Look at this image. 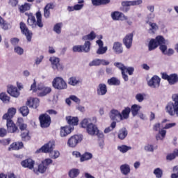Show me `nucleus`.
<instances>
[{
  "label": "nucleus",
  "mask_w": 178,
  "mask_h": 178,
  "mask_svg": "<svg viewBox=\"0 0 178 178\" xmlns=\"http://www.w3.org/2000/svg\"><path fill=\"white\" fill-rule=\"evenodd\" d=\"M157 45L159 47L160 51H161L163 55H166L167 56H172L175 54V50L172 48L168 49V46L169 45V40H165V38L162 35H158L154 39Z\"/></svg>",
  "instance_id": "f257e3e1"
},
{
  "label": "nucleus",
  "mask_w": 178,
  "mask_h": 178,
  "mask_svg": "<svg viewBox=\"0 0 178 178\" xmlns=\"http://www.w3.org/2000/svg\"><path fill=\"white\" fill-rule=\"evenodd\" d=\"M172 102H170L165 106V112L170 116H178V94L172 96Z\"/></svg>",
  "instance_id": "f03ea898"
},
{
  "label": "nucleus",
  "mask_w": 178,
  "mask_h": 178,
  "mask_svg": "<svg viewBox=\"0 0 178 178\" xmlns=\"http://www.w3.org/2000/svg\"><path fill=\"white\" fill-rule=\"evenodd\" d=\"M36 19L33 14H29L28 15L27 23L28 24L32 27V29H35L37 26L42 29L44 27V24H42V15H41V12L36 13Z\"/></svg>",
  "instance_id": "7ed1b4c3"
},
{
  "label": "nucleus",
  "mask_w": 178,
  "mask_h": 178,
  "mask_svg": "<svg viewBox=\"0 0 178 178\" xmlns=\"http://www.w3.org/2000/svg\"><path fill=\"white\" fill-rule=\"evenodd\" d=\"M52 86L56 90H66L67 88V83L65 81L63 78L58 76L52 81Z\"/></svg>",
  "instance_id": "20e7f679"
},
{
  "label": "nucleus",
  "mask_w": 178,
  "mask_h": 178,
  "mask_svg": "<svg viewBox=\"0 0 178 178\" xmlns=\"http://www.w3.org/2000/svg\"><path fill=\"white\" fill-rule=\"evenodd\" d=\"M54 148H55V141H49L42 146L41 148L36 150V154H40L41 152L43 154H50V152L54 151Z\"/></svg>",
  "instance_id": "39448f33"
},
{
  "label": "nucleus",
  "mask_w": 178,
  "mask_h": 178,
  "mask_svg": "<svg viewBox=\"0 0 178 178\" xmlns=\"http://www.w3.org/2000/svg\"><path fill=\"white\" fill-rule=\"evenodd\" d=\"M86 131L90 136H97L99 138H104V133L99 131L97 125L93 123L88 127Z\"/></svg>",
  "instance_id": "423d86ee"
},
{
  "label": "nucleus",
  "mask_w": 178,
  "mask_h": 178,
  "mask_svg": "<svg viewBox=\"0 0 178 178\" xmlns=\"http://www.w3.org/2000/svg\"><path fill=\"white\" fill-rule=\"evenodd\" d=\"M51 63V65L53 70H58L59 72H62L63 70L64 67L63 65L60 64V59L56 56H51L49 59Z\"/></svg>",
  "instance_id": "0eeeda50"
},
{
  "label": "nucleus",
  "mask_w": 178,
  "mask_h": 178,
  "mask_svg": "<svg viewBox=\"0 0 178 178\" xmlns=\"http://www.w3.org/2000/svg\"><path fill=\"white\" fill-rule=\"evenodd\" d=\"M81 141H83V135H74L68 139L67 144L70 148H74Z\"/></svg>",
  "instance_id": "6e6552de"
},
{
  "label": "nucleus",
  "mask_w": 178,
  "mask_h": 178,
  "mask_svg": "<svg viewBox=\"0 0 178 178\" xmlns=\"http://www.w3.org/2000/svg\"><path fill=\"white\" fill-rule=\"evenodd\" d=\"M162 79H163V80H167L170 86H174V84L178 83L177 74H171L170 75H168V74L166 73H163Z\"/></svg>",
  "instance_id": "1a4fd4ad"
},
{
  "label": "nucleus",
  "mask_w": 178,
  "mask_h": 178,
  "mask_svg": "<svg viewBox=\"0 0 178 178\" xmlns=\"http://www.w3.org/2000/svg\"><path fill=\"white\" fill-rule=\"evenodd\" d=\"M40 126L42 128L49 127L51 125V117L48 114H42L39 117Z\"/></svg>",
  "instance_id": "9d476101"
},
{
  "label": "nucleus",
  "mask_w": 178,
  "mask_h": 178,
  "mask_svg": "<svg viewBox=\"0 0 178 178\" xmlns=\"http://www.w3.org/2000/svg\"><path fill=\"white\" fill-rule=\"evenodd\" d=\"M19 26L22 34H24V35L26 37L27 41L30 42V41H31V38H33V32L29 30L27 26H26V24L23 22H21Z\"/></svg>",
  "instance_id": "9b49d317"
},
{
  "label": "nucleus",
  "mask_w": 178,
  "mask_h": 178,
  "mask_svg": "<svg viewBox=\"0 0 178 178\" xmlns=\"http://www.w3.org/2000/svg\"><path fill=\"white\" fill-rule=\"evenodd\" d=\"M149 87L152 88H159V86H161V78L159 76L154 75L149 81H148Z\"/></svg>",
  "instance_id": "f8f14e48"
},
{
  "label": "nucleus",
  "mask_w": 178,
  "mask_h": 178,
  "mask_svg": "<svg viewBox=\"0 0 178 178\" xmlns=\"http://www.w3.org/2000/svg\"><path fill=\"white\" fill-rule=\"evenodd\" d=\"M133 33H129L122 40V42L127 49H130L133 45Z\"/></svg>",
  "instance_id": "ddd939ff"
},
{
  "label": "nucleus",
  "mask_w": 178,
  "mask_h": 178,
  "mask_svg": "<svg viewBox=\"0 0 178 178\" xmlns=\"http://www.w3.org/2000/svg\"><path fill=\"white\" fill-rule=\"evenodd\" d=\"M38 97H45V95H48L52 91L50 87H45L42 84H38Z\"/></svg>",
  "instance_id": "4468645a"
},
{
  "label": "nucleus",
  "mask_w": 178,
  "mask_h": 178,
  "mask_svg": "<svg viewBox=\"0 0 178 178\" xmlns=\"http://www.w3.org/2000/svg\"><path fill=\"white\" fill-rule=\"evenodd\" d=\"M7 92L14 98H17L19 95H20V92L17 90V88L16 86H13V85H9L8 86Z\"/></svg>",
  "instance_id": "2eb2a0df"
},
{
  "label": "nucleus",
  "mask_w": 178,
  "mask_h": 178,
  "mask_svg": "<svg viewBox=\"0 0 178 178\" xmlns=\"http://www.w3.org/2000/svg\"><path fill=\"white\" fill-rule=\"evenodd\" d=\"M35 164V161L31 159H27L21 162V165L23 168H27L30 170H33L34 169V165Z\"/></svg>",
  "instance_id": "dca6fc26"
},
{
  "label": "nucleus",
  "mask_w": 178,
  "mask_h": 178,
  "mask_svg": "<svg viewBox=\"0 0 178 178\" xmlns=\"http://www.w3.org/2000/svg\"><path fill=\"white\" fill-rule=\"evenodd\" d=\"M96 44L99 45V48L96 51V54H97V55H104V54H106V51H108V47H104V42H102V40H97Z\"/></svg>",
  "instance_id": "f3484780"
},
{
  "label": "nucleus",
  "mask_w": 178,
  "mask_h": 178,
  "mask_svg": "<svg viewBox=\"0 0 178 178\" xmlns=\"http://www.w3.org/2000/svg\"><path fill=\"white\" fill-rule=\"evenodd\" d=\"M111 17L113 20H127V17L124 15L122 13H120L119 11H114L112 12L111 14Z\"/></svg>",
  "instance_id": "a211bd4d"
},
{
  "label": "nucleus",
  "mask_w": 178,
  "mask_h": 178,
  "mask_svg": "<svg viewBox=\"0 0 178 178\" xmlns=\"http://www.w3.org/2000/svg\"><path fill=\"white\" fill-rule=\"evenodd\" d=\"M72 131H73V128L71 126L61 127L60 129V136L62 138L67 137Z\"/></svg>",
  "instance_id": "6ab92c4d"
},
{
  "label": "nucleus",
  "mask_w": 178,
  "mask_h": 178,
  "mask_svg": "<svg viewBox=\"0 0 178 178\" xmlns=\"http://www.w3.org/2000/svg\"><path fill=\"white\" fill-rule=\"evenodd\" d=\"M106 92H108V87L105 83H99L97 88V94L99 96L106 95Z\"/></svg>",
  "instance_id": "aec40b11"
},
{
  "label": "nucleus",
  "mask_w": 178,
  "mask_h": 178,
  "mask_svg": "<svg viewBox=\"0 0 178 178\" xmlns=\"http://www.w3.org/2000/svg\"><path fill=\"white\" fill-rule=\"evenodd\" d=\"M113 51L117 55H120V54H123V44L120 42H115L113 44Z\"/></svg>",
  "instance_id": "412c9836"
},
{
  "label": "nucleus",
  "mask_w": 178,
  "mask_h": 178,
  "mask_svg": "<svg viewBox=\"0 0 178 178\" xmlns=\"http://www.w3.org/2000/svg\"><path fill=\"white\" fill-rule=\"evenodd\" d=\"M109 117L111 120H115V122H121L120 112L116 109H112L110 111Z\"/></svg>",
  "instance_id": "4be33fe9"
},
{
  "label": "nucleus",
  "mask_w": 178,
  "mask_h": 178,
  "mask_svg": "<svg viewBox=\"0 0 178 178\" xmlns=\"http://www.w3.org/2000/svg\"><path fill=\"white\" fill-rule=\"evenodd\" d=\"M82 83L83 79L77 76H71L68 79V84L72 86V87H76V86H79V84H81Z\"/></svg>",
  "instance_id": "5701e85b"
},
{
  "label": "nucleus",
  "mask_w": 178,
  "mask_h": 178,
  "mask_svg": "<svg viewBox=\"0 0 178 178\" xmlns=\"http://www.w3.org/2000/svg\"><path fill=\"white\" fill-rule=\"evenodd\" d=\"M16 115V108H10L8 110L7 113L3 115V120H12L13 116Z\"/></svg>",
  "instance_id": "b1692460"
},
{
  "label": "nucleus",
  "mask_w": 178,
  "mask_h": 178,
  "mask_svg": "<svg viewBox=\"0 0 178 178\" xmlns=\"http://www.w3.org/2000/svg\"><path fill=\"white\" fill-rule=\"evenodd\" d=\"M6 126L8 133H16L17 131V127L13 123L12 120H6Z\"/></svg>",
  "instance_id": "393cba45"
},
{
  "label": "nucleus",
  "mask_w": 178,
  "mask_h": 178,
  "mask_svg": "<svg viewBox=\"0 0 178 178\" xmlns=\"http://www.w3.org/2000/svg\"><path fill=\"white\" fill-rule=\"evenodd\" d=\"M26 105L29 106V108H33L34 109H37V108H38V105H40V99H38V98L28 99Z\"/></svg>",
  "instance_id": "a878e982"
},
{
  "label": "nucleus",
  "mask_w": 178,
  "mask_h": 178,
  "mask_svg": "<svg viewBox=\"0 0 178 178\" xmlns=\"http://www.w3.org/2000/svg\"><path fill=\"white\" fill-rule=\"evenodd\" d=\"M143 3V0H134L131 1H122V5L124 8H127L129 6H138Z\"/></svg>",
  "instance_id": "bb28decb"
},
{
  "label": "nucleus",
  "mask_w": 178,
  "mask_h": 178,
  "mask_svg": "<svg viewBox=\"0 0 178 178\" xmlns=\"http://www.w3.org/2000/svg\"><path fill=\"white\" fill-rule=\"evenodd\" d=\"M131 112V110L129 107L125 108L124 110H122V113H120V120H127V119L129 118L130 116V113Z\"/></svg>",
  "instance_id": "cd10ccee"
},
{
  "label": "nucleus",
  "mask_w": 178,
  "mask_h": 178,
  "mask_svg": "<svg viewBox=\"0 0 178 178\" xmlns=\"http://www.w3.org/2000/svg\"><path fill=\"white\" fill-rule=\"evenodd\" d=\"M147 24L149 26V34H155L156 31L159 29V26H158V24L156 23H154L149 21L147 22Z\"/></svg>",
  "instance_id": "c85d7f7f"
},
{
  "label": "nucleus",
  "mask_w": 178,
  "mask_h": 178,
  "mask_svg": "<svg viewBox=\"0 0 178 178\" xmlns=\"http://www.w3.org/2000/svg\"><path fill=\"white\" fill-rule=\"evenodd\" d=\"M17 125L21 130V132L29 131L27 129V124H24V120L22 118H18Z\"/></svg>",
  "instance_id": "c756f323"
},
{
  "label": "nucleus",
  "mask_w": 178,
  "mask_h": 178,
  "mask_svg": "<svg viewBox=\"0 0 178 178\" xmlns=\"http://www.w3.org/2000/svg\"><path fill=\"white\" fill-rule=\"evenodd\" d=\"M66 120L70 126H77L79 124V118L77 117L67 116Z\"/></svg>",
  "instance_id": "7c9ffc66"
},
{
  "label": "nucleus",
  "mask_w": 178,
  "mask_h": 178,
  "mask_svg": "<svg viewBox=\"0 0 178 178\" xmlns=\"http://www.w3.org/2000/svg\"><path fill=\"white\" fill-rule=\"evenodd\" d=\"M120 170L122 175L127 176L130 173V165L129 164H122L120 167Z\"/></svg>",
  "instance_id": "2f4dec72"
},
{
  "label": "nucleus",
  "mask_w": 178,
  "mask_h": 178,
  "mask_svg": "<svg viewBox=\"0 0 178 178\" xmlns=\"http://www.w3.org/2000/svg\"><path fill=\"white\" fill-rule=\"evenodd\" d=\"M22 148H23V143H15L10 145V147L8 148V151H12V149L14 151H17L19 149H22Z\"/></svg>",
  "instance_id": "473e14b6"
},
{
  "label": "nucleus",
  "mask_w": 178,
  "mask_h": 178,
  "mask_svg": "<svg viewBox=\"0 0 178 178\" xmlns=\"http://www.w3.org/2000/svg\"><path fill=\"white\" fill-rule=\"evenodd\" d=\"M91 124H92V122H91V118H85L81 122V126L83 129H88Z\"/></svg>",
  "instance_id": "72a5a7b5"
},
{
  "label": "nucleus",
  "mask_w": 178,
  "mask_h": 178,
  "mask_svg": "<svg viewBox=\"0 0 178 178\" xmlns=\"http://www.w3.org/2000/svg\"><path fill=\"white\" fill-rule=\"evenodd\" d=\"M54 5L49 3L47 4L44 9V16L46 17V19H48L49 17V15H51V12L49 11L50 9H53Z\"/></svg>",
  "instance_id": "f704fd0d"
},
{
  "label": "nucleus",
  "mask_w": 178,
  "mask_h": 178,
  "mask_svg": "<svg viewBox=\"0 0 178 178\" xmlns=\"http://www.w3.org/2000/svg\"><path fill=\"white\" fill-rule=\"evenodd\" d=\"M109 2H111V0H92V4L93 6L106 5V3H109Z\"/></svg>",
  "instance_id": "c9c22d12"
},
{
  "label": "nucleus",
  "mask_w": 178,
  "mask_h": 178,
  "mask_svg": "<svg viewBox=\"0 0 178 178\" xmlns=\"http://www.w3.org/2000/svg\"><path fill=\"white\" fill-rule=\"evenodd\" d=\"M107 83L108 86H120V80L116 77H112L108 79Z\"/></svg>",
  "instance_id": "e433bc0d"
},
{
  "label": "nucleus",
  "mask_w": 178,
  "mask_h": 178,
  "mask_svg": "<svg viewBox=\"0 0 178 178\" xmlns=\"http://www.w3.org/2000/svg\"><path fill=\"white\" fill-rule=\"evenodd\" d=\"M130 109L133 116H137V115H138L140 109H141V106L138 104H134L131 106V108Z\"/></svg>",
  "instance_id": "4c0bfd02"
},
{
  "label": "nucleus",
  "mask_w": 178,
  "mask_h": 178,
  "mask_svg": "<svg viewBox=\"0 0 178 178\" xmlns=\"http://www.w3.org/2000/svg\"><path fill=\"white\" fill-rule=\"evenodd\" d=\"M127 129L126 128H122L118 132V137L120 140H124L125 137H127Z\"/></svg>",
  "instance_id": "58836bf2"
},
{
  "label": "nucleus",
  "mask_w": 178,
  "mask_h": 178,
  "mask_svg": "<svg viewBox=\"0 0 178 178\" xmlns=\"http://www.w3.org/2000/svg\"><path fill=\"white\" fill-rule=\"evenodd\" d=\"M92 159V154L90 152H85L80 158L81 162H86V161H90Z\"/></svg>",
  "instance_id": "ea45409f"
},
{
  "label": "nucleus",
  "mask_w": 178,
  "mask_h": 178,
  "mask_svg": "<svg viewBox=\"0 0 178 178\" xmlns=\"http://www.w3.org/2000/svg\"><path fill=\"white\" fill-rule=\"evenodd\" d=\"M29 131H24L21 132V138L22 141H30L31 136H30Z\"/></svg>",
  "instance_id": "a19ab883"
},
{
  "label": "nucleus",
  "mask_w": 178,
  "mask_h": 178,
  "mask_svg": "<svg viewBox=\"0 0 178 178\" xmlns=\"http://www.w3.org/2000/svg\"><path fill=\"white\" fill-rule=\"evenodd\" d=\"M117 149H118L120 152H122V154H126L127 151H130V149H131V147L127 146L126 145H122L118 146Z\"/></svg>",
  "instance_id": "79ce46f5"
},
{
  "label": "nucleus",
  "mask_w": 178,
  "mask_h": 178,
  "mask_svg": "<svg viewBox=\"0 0 178 178\" xmlns=\"http://www.w3.org/2000/svg\"><path fill=\"white\" fill-rule=\"evenodd\" d=\"M31 8V4L25 3L24 5H22L19 7V10L21 13H24V12H26V10H30Z\"/></svg>",
  "instance_id": "37998d69"
},
{
  "label": "nucleus",
  "mask_w": 178,
  "mask_h": 178,
  "mask_svg": "<svg viewBox=\"0 0 178 178\" xmlns=\"http://www.w3.org/2000/svg\"><path fill=\"white\" fill-rule=\"evenodd\" d=\"M62 27H63L62 22L57 23L54 25L53 30L56 34H60L62 33Z\"/></svg>",
  "instance_id": "c03bdc74"
},
{
  "label": "nucleus",
  "mask_w": 178,
  "mask_h": 178,
  "mask_svg": "<svg viewBox=\"0 0 178 178\" xmlns=\"http://www.w3.org/2000/svg\"><path fill=\"white\" fill-rule=\"evenodd\" d=\"M158 43H156L155 39H152L148 44L149 51H154L158 48Z\"/></svg>",
  "instance_id": "a18cd8bd"
},
{
  "label": "nucleus",
  "mask_w": 178,
  "mask_h": 178,
  "mask_svg": "<svg viewBox=\"0 0 178 178\" xmlns=\"http://www.w3.org/2000/svg\"><path fill=\"white\" fill-rule=\"evenodd\" d=\"M95 33L94 31H92L88 35L83 36L82 39L83 41H92V40L95 39Z\"/></svg>",
  "instance_id": "49530a36"
},
{
  "label": "nucleus",
  "mask_w": 178,
  "mask_h": 178,
  "mask_svg": "<svg viewBox=\"0 0 178 178\" xmlns=\"http://www.w3.org/2000/svg\"><path fill=\"white\" fill-rule=\"evenodd\" d=\"M165 137H166V130L162 129L159 131V134L156 135V139L157 140H162L165 138Z\"/></svg>",
  "instance_id": "de8ad7c7"
},
{
  "label": "nucleus",
  "mask_w": 178,
  "mask_h": 178,
  "mask_svg": "<svg viewBox=\"0 0 178 178\" xmlns=\"http://www.w3.org/2000/svg\"><path fill=\"white\" fill-rule=\"evenodd\" d=\"M83 52L87 54V52H90V49H91V42L90 41H86L83 45H81Z\"/></svg>",
  "instance_id": "09e8293b"
},
{
  "label": "nucleus",
  "mask_w": 178,
  "mask_h": 178,
  "mask_svg": "<svg viewBox=\"0 0 178 178\" xmlns=\"http://www.w3.org/2000/svg\"><path fill=\"white\" fill-rule=\"evenodd\" d=\"M30 91L35 92L37 95H38L40 89L38 88V85L37 86V81H35V79L33 80V83L31 85Z\"/></svg>",
  "instance_id": "8fccbe9b"
},
{
  "label": "nucleus",
  "mask_w": 178,
  "mask_h": 178,
  "mask_svg": "<svg viewBox=\"0 0 178 178\" xmlns=\"http://www.w3.org/2000/svg\"><path fill=\"white\" fill-rule=\"evenodd\" d=\"M0 99L3 102L4 104H8L10 101V97L8 96V95L5 92H1L0 94Z\"/></svg>",
  "instance_id": "3c124183"
},
{
  "label": "nucleus",
  "mask_w": 178,
  "mask_h": 178,
  "mask_svg": "<svg viewBox=\"0 0 178 178\" xmlns=\"http://www.w3.org/2000/svg\"><path fill=\"white\" fill-rule=\"evenodd\" d=\"M78 175H80V170L77 168L70 170L69 172V176L71 178L77 177Z\"/></svg>",
  "instance_id": "603ef678"
},
{
  "label": "nucleus",
  "mask_w": 178,
  "mask_h": 178,
  "mask_svg": "<svg viewBox=\"0 0 178 178\" xmlns=\"http://www.w3.org/2000/svg\"><path fill=\"white\" fill-rule=\"evenodd\" d=\"M153 173L156 178H161L163 176V170L159 168L154 169Z\"/></svg>",
  "instance_id": "864d4df0"
},
{
  "label": "nucleus",
  "mask_w": 178,
  "mask_h": 178,
  "mask_svg": "<svg viewBox=\"0 0 178 178\" xmlns=\"http://www.w3.org/2000/svg\"><path fill=\"white\" fill-rule=\"evenodd\" d=\"M19 112L22 113V116H27L30 113V110H29V107L24 106L19 108Z\"/></svg>",
  "instance_id": "5fc2aeb1"
},
{
  "label": "nucleus",
  "mask_w": 178,
  "mask_h": 178,
  "mask_svg": "<svg viewBox=\"0 0 178 178\" xmlns=\"http://www.w3.org/2000/svg\"><path fill=\"white\" fill-rule=\"evenodd\" d=\"M47 167L44 165V163L42 162L40 164L38 165V172L42 174L45 173V172H47Z\"/></svg>",
  "instance_id": "6e6d98bb"
},
{
  "label": "nucleus",
  "mask_w": 178,
  "mask_h": 178,
  "mask_svg": "<svg viewBox=\"0 0 178 178\" xmlns=\"http://www.w3.org/2000/svg\"><path fill=\"white\" fill-rule=\"evenodd\" d=\"M115 127H116V122H113L110 127L104 129V133L106 134H108V133H111V131H112V130H113V129H115Z\"/></svg>",
  "instance_id": "4d7b16f0"
},
{
  "label": "nucleus",
  "mask_w": 178,
  "mask_h": 178,
  "mask_svg": "<svg viewBox=\"0 0 178 178\" xmlns=\"http://www.w3.org/2000/svg\"><path fill=\"white\" fill-rule=\"evenodd\" d=\"M100 65H101V59L99 58L94 59L93 60L89 63V66L90 67L100 66Z\"/></svg>",
  "instance_id": "13d9d810"
},
{
  "label": "nucleus",
  "mask_w": 178,
  "mask_h": 178,
  "mask_svg": "<svg viewBox=\"0 0 178 178\" xmlns=\"http://www.w3.org/2000/svg\"><path fill=\"white\" fill-rule=\"evenodd\" d=\"M114 66L121 70V73L124 72V70L126 69V66H124L123 63L119 62L114 63Z\"/></svg>",
  "instance_id": "bf43d9fd"
},
{
  "label": "nucleus",
  "mask_w": 178,
  "mask_h": 178,
  "mask_svg": "<svg viewBox=\"0 0 178 178\" xmlns=\"http://www.w3.org/2000/svg\"><path fill=\"white\" fill-rule=\"evenodd\" d=\"M59 155H60V153H59V151H51L49 154L50 158H52L53 159H56L57 158H59Z\"/></svg>",
  "instance_id": "052dcab7"
},
{
  "label": "nucleus",
  "mask_w": 178,
  "mask_h": 178,
  "mask_svg": "<svg viewBox=\"0 0 178 178\" xmlns=\"http://www.w3.org/2000/svg\"><path fill=\"white\" fill-rule=\"evenodd\" d=\"M0 26L2 29H3V30H8V29L9 28L8 26V24H6V22H5V19H3V18H2L1 17H0Z\"/></svg>",
  "instance_id": "680f3d73"
},
{
  "label": "nucleus",
  "mask_w": 178,
  "mask_h": 178,
  "mask_svg": "<svg viewBox=\"0 0 178 178\" xmlns=\"http://www.w3.org/2000/svg\"><path fill=\"white\" fill-rule=\"evenodd\" d=\"M14 51L15 54H17V55H23V54H24V49L19 46L15 47L14 48Z\"/></svg>",
  "instance_id": "e2e57ef3"
},
{
  "label": "nucleus",
  "mask_w": 178,
  "mask_h": 178,
  "mask_svg": "<svg viewBox=\"0 0 178 178\" xmlns=\"http://www.w3.org/2000/svg\"><path fill=\"white\" fill-rule=\"evenodd\" d=\"M144 97H145V94L138 93L136 95V99L138 102H143L144 101Z\"/></svg>",
  "instance_id": "0e129e2a"
},
{
  "label": "nucleus",
  "mask_w": 178,
  "mask_h": 178,
  "mask_svg": "<svg viewBox=\"0 0 178 178\" xmlns=\"http://www.w3.org/2000/svg\"><path fill=\"white\" fill-rule=\"evenodd\" d=\"M125 73H128L129 76H131L134 73V67H125L124 70Z\"/></svg>",
  "instance_id": "69168bd1"
},
{
  "label": "nucleus",
  "mask_w": 178,
  "mask_h": 178,
  "mask_svg": "<svg viewBox=\"0 0 178 178\" xmlns=\"http://www.w3.org/2000/svg\"><path fill=\"white\" fill-rule=\"evenodd\" d=\"M83 47L81 45H75L72 47L73 52H83Z\"/></svg>",
  "instance_id": "338daca9"
},
{
  "label": "nucleus",
  "mask_w": 178,
  "mask_h": 178,
  "mask_svg": "<svg viewBox=\"0 0 178 178\" xmlns=\"http://www.w3.org/2000/svg\"><path fill=\"white\" fill-rule=\"evenodd\" d=\"M173 172L175 173L171 175V178H178V166H175L173 168ZM177 172V173H176Z\"/></svg>",
  "instance_id": "774afa93"
}]
</instances>
